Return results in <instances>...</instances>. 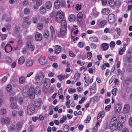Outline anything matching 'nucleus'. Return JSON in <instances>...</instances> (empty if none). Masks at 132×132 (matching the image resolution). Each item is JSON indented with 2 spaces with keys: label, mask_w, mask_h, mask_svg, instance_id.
Masks as SVG:
<instances>
[{
  "label": "nucleus",
  "mask_w": 132,
  "mask_h": 132,
  "mask_svg": "<svg viewBox=\"0 0 132 132\" xmlns=\"http://www.w3.org/2000/svg\"><path fill=\"white\" fill-rule=\"evenodd\" d=\"M12 47L10 44H7L5 46L4 50L7 53H9L11 52L12 50Z\"/></svg>",
  "instance_id": "9"
},
{
  "label": "nucleus",
  "mask_w": 132,
  "mask_h": 132,
  "mask_svg": "<svg viewBox=\"0 0 132 132\" xmlns=\"http://www.w3.org/2000/svg\"><path fill=\"white\" fill-rule=\"evenodd\" d=\"M117 125L116 124H113L110 123V127L111 129L112 130H115L117 128Z\"/></svg>",
  "instance_id": "22"
},
{
  "label": "nucleus",
  "mask_w": 132,
  "mask_h": 132,
  "mask_svg": "<svg viewBox=\"0 0 132 132\" xmlns=\"http://www.w3.org/2000/svg\"><path fill=\"white\" fill-rule=\"evenodd\" d=\"M33 128L34 126L33 125H30L28 128V131H32L33 130Z\"/></svg>",
  "instance_id": "58"
},
{
  "label": "nucleus",
  "mask_w": 132,
  "mask_h": 132,
  "mask_svg": "<svg viewBox=\"0 0 132 132\" xmlns=\"http://www.w3.org/2000/svg\"><path fill=\"white\" fill-rule=\"evenodd\" d=\"M84 44L82 42H79L78 43V46L80 48H82L84 47Z\"/></svg>",
  "instance_id": "54"
},
{
  "label": "nucleus",
  "mask_w": 132,
  "mask_h": 132,
  "mask_svg": "<svg viewBox=\"0 0 132 132\" xmlns=\"http://www.w3.org/2000/svg\"><path fill=\"white\" fill-rule=\"evenodd\" d=\"M26 78L22 76L19 79V82L21 84H23L25 82Z\"/></svg>",
  "instance_id": "26"
},
{
  "label": "nucleus",
  "mask_w": 132,
  "mask_h": 132,
  "mask_svg": "<svg viewBox=\"0 0 132 132\" xmlns=\"http://www.w3.org/2000/svg\"><path fill=\"white\" fill-rule=\"evenodd\" d=\"M60 3V6L61 7L63 6L65 4V1L64 0H59Z\"/></svg>",
  "instance_id": "45"
},
{
  "label": "nucleus",
  "mask_w": 132,
  "mask_h": 132,
  "mask_svg": "<svg viewBox=\"0 0 132 132\" xmlns=\"http://www.w3.org/2000/svg\"><path fill=\"white\" fill-rule=\"evenodd\" d=\"M29 18V16H27L24 18L22 24L23 28H26L29 26L30 24V22L28 21Z\"/></svg>",
  "instance_id": "3"
},
{
  "label": "nucleus",
  "mask_w": 132,
  "mask_h": 132,
  "mask_svg": "<svg viewBox=\"0 0 132 132\" xmlns=\"http://www.w3.org/2000/svg\"><path fill=\"white\" fill-rule=\"evenodd\" d=\"M35 111V107L33 104H30L28 105L27 108V113L28 115H31L33 114Z\"/></svg>",
  "instance_id": "1"
},
{
  "label": "nucleus",
  "mask_w": 132,
  "mask_h": 132,
  "mask_svg": "<svg viewBox=\"0 0 132 132\" xmlns=\"http://www.w3.org/2000/svg\"><path fill=\"white\" fill-rule=\"evenodd\" d=\"M115 5L118 7H119L121 5V2L119 1H116L115 3Z\"/></svg>",
  "instance_id": "56"
},
{
  "label": "nucleus",
  "mask_w": 132,
  "mask_h": 132,
  "mask_svg": "<svg viewBox=\"0 0 132 132\" xmlns=\"http://www.w3.org/2000/svg\"><path fill=\"white\" fill-rule=\"evenodd\" d=\"M35 94L34 93H29V96L30 98L31 99H33L35 97Z\"/></svg>",
  "instance_id": "42"
},
{
  "label": "nucleus",
  "mask_w": 132,
  "mask_h": 132,
  "mask_svg": "<svg viewBox=\"0 0 132 132\" xmlns=\"http://www.w3.org/2000/svg\"><path fill=\"white\" fill-rule=\"evenodd\" d=\"M50 33L47 30H45L43 35L44 37L45 38H47L48 37Z\"/></svg>",
  "instance_id": "34"
},
{
  "label": "nucleus",
  "mask_w": 132,
  "mask_h": 132,
  "mask_svg": "<svg viewBox=\"0 0 132 132\" xmlns=\"http://www.w3.org/2000/svg\"><path fill=\"white\" fill-rule=\"evenodd\" d=\"M63 18V13L61 11H60L56 14L55 17V20L57 22L60 23Z\"/></svg>",
  "instance_id": "2"
},
{
  "label": "nucleus",
  "mask_w": 132,
  "mask_h": 132,
  "mask_svg": "<svg viewBox=\"0 0 132 132\" xmlns=\"http://www.w3.org/2000/svg\"><path fill=\"white\" fill-rule=\"evenodd\" d=\"M42 3V2L41 0H37L36 1V4L38 6L40 5Z\"/></svg>",
  "instance_id": "62"
},
{
  "label": "nucleus",
  "mask_w": 132,
  "mask_h": 132,
  "mask_svg": "<svg viewBox=\"0 0 132 132\" xmlns=\"http://www.w3.org/2000/svg\"><path fill=\"white\" fill-rule=\"evenodd\" d=\"M82 14L81 12H79L77 15V19L78 21H81L82 20Z\"/></svg>",
  "instance_id": "25"
},
{
  "label": "nucleus",
  "mask_w": 132,
  "mask_h": 132,
  "mask_svg": "<svg viewBox=\"0 0 132 132\" xmlns=\"http://www.w3.org/2000/svg\"><path fill=\"white\" fill-rule=\"evenodd\" d=\"M117 90V88H115L112 90V93L113 95H116Z\"/></svg>",
  "instance_id": "57"
},
{
  "label": "nucleus",
  "mask_w": 132,
  "mask_h": 132,
  "mask_svg": "<svg viewBox=\"0 0 132 132\" xmlns=\"http://www.w3.org/2000/svg\"><path fill=\"white\" fill-rule=\"evenodd\" d=\"M5 60L7 62L9 63H11L12 61L11 59L9 56H7L5 58Z\"/></svg>",
  "instance_id": "41"
},
{
  "label": "nucleus",
  "mask_w": 132,
  "mask_h": 132,
  "mask_svg": "<svg viewBox=\"0 0 132 132\" xmlns=\"http://www.w3.org/2000/svg\"><path fill=\"white\" fill-rule=\"evenodd\" d=\"M22 94L24 97H26L28 96V92L27 90H23L22 92Z\"/></svg>",
  "instance_id": "43"
},
{
  "label": "nucleus",
  "mask_w": 132,
  "mask_h": 132,
  "mask_svg": "<svg viewBox=\"0 0 132 132\" xmlns=\"http://www.w3.org/2000/svg\"><path fill=\"white\" fill-rule=\"evenodd\" d=\"M64 76L63 75H59L57 76V77L59 79V80L60 81L64 79Z\"/></svg>",
  "instance_id": "46"
},
{
  "label": "nucleus",
  "mask_w": 132,
  "mask_h": 132,
  "mask_svg": "<svg viewBox=\"0 0 132 132\" xmlns=\"http://www.w3.org/2000/svg\"><path fill=\"white\" fill-rule=\"evenodd\" d=\"M87 57L88 59L90 60L91 59V57H92V53L90 52H89L87 53Z\"/></svg>",
  "instance_id": "47"
},
{
  "label": "nucleus",
  "mask_w": 132,
  "mask_h": 132,
  "mask_svg": "<svg viewBox=\"0 0 132 132\" xmlns=\"http://www.w3.org/2000/svg\"><path fill=\"white\" fill-rule=\"evenodd\" d=\"M44 79V77L43 73L41 72L40 73L37 77L36 81L37 83L39 84H42L43 82V80Z\"/></svg>",
  "instance_id": "4"
},
{
  "label": "nucleus",
  "mask_w": 132,
  "mask_h": 132,
  "mask_svg": "<svg viewBox=\"0 0 132 132\" xmlns=\"http://www.w3.org/2000/svg\"><path fill=\"white\" fill-rule=\"evenodd\" d=\"M17 113L15 110H14L13 111L12 113V115L14 117H15L17 116Z\"/></svg>",
  "instance_id": "63"
},
{
  "label": "nucleus",
  "mask_w": 132,
  "mask_h": 132,
  "mask_svg": "<svg viewBox=\"0 0 132 132\" xmlns=\"http://www.w3.org/2000/svg\"><path fill=\"white\" fill-rule=\"evenodd\" d=\"M110 12L109 9L108 8L104 9L102 10V13L104 15H107Z\"/></svg>",
  "instance_id": "24"
},
{
  "label": "nucleus",
  "mask_w": 132,
  "mask_h": 132,
  "mask_svg": "<svg viewBox=\"0 0 132 132\" xmlns=\"http://www.w3.org/2000/svg\"><path fill=\"white\" fill-rule=\"evenodd\" d=\"M68 91L69 93H70L71 92L74 93L76 92V90L75 88H74L72 90V88H70L68 89Z\"/></svg>",
  "instance_id": "61"
},
{
  "label": "nucleus",
  "mask_w": 132,
  "mask_h": 132,
  "mask_svg": "<svg viewBox=\"0 0 132 132\" xmlns=\"http://www.w3.org/2000/svg\"><path fill=\"white\" fill-rule=\"evenodd\" d=\"M130 109V106L128 104H125L124 106L123 111L125 113L128 112Z\"/></svg>",
  "instance_id": "16"
},
{
  "label": "nucleus",
  "mask_w": 132,
  "mask_h": 132,
  "mask_svg": "<svg viewBox=\"0 0 132 132\" xmlns=\"http://www.w3.org/2000/svg\"><path fill=\"white\" fill-rule=\"evenodd\" d=\"M110 123L117 125L118 123L117 118L115 117L112 118L111 119Z\"/></svg>",
  "instance_id": "23"
},
{
  "label": "nucleus",
  "mask_w": 132,
  "mask_h": 132,
  "mask_svg": "<svg viewBox=\"0 0 132 132\" xmlns=\"http://www.w3.org/2000/svg\"><path fill=\"white\" fill-rule=\"evenodd\" d=\"M108 20L110 23H114L116 20L115 16L113 14H110L108 15Z\"/></svg>",
  "instance_id": "6"
},
{
  "label": "nucleus",
  "mask_w": 132,
  "mask_h": 132,
  "mask_svg": "<svg viewBox=\"0 0 132 132\" xmlns=\"http://www.w3.org/2000/svg\"><path fill=\"white\" fill-rule=\"evenodd\" d=\"M33 62L32 61H30L28 62L26 64V66L27 67H29L33 64Z\"/></svg>",
  "instance_id": "38"
},
{
  "label": "nucleus",
  "mask_w": 132,
  "mask_h": 132,
  "mask_svg": "<svg viewBox=\"0 0 132 132\" xmlns=\"http://www.w3.org/2000/svg\"><path fill=\"white\" fill-rule=\"evenodd\" d=\"M105 114V112L104 111H102V112H100L99 113L97 117V119H99L101 117V118H103Z\"/></svg>",
  "instance_id": "28"
},
{
  "label": "nucleus",
  "mask_w": 132,
  "mask_h": 132,
  "mask_svg": "<svg viewBox=\"0 0 132 132\" xmlns=\"http://www.w3.org/2000/svg\"><path fill=\"white\" fill-rule=\"evenodd\" d=\"M11 106L12 108L15 109L17 107V104L15 103L12 102L11 104Z\"/></svg>",
  "instance_id": "48"
},
{
  "label": "nucleus",
  "mask_w": 132,
  "mask_h": 132,
  "mask_svg": "<svg viewBox=\"0 0 132 132\" xmlns=\"http://www.w3.org/2000/svg\"><path fill=\"white\" fill-rule=\"evenodd\" d=\"M31 42L29 41H27V47L30 48L31 51H33L34 50L35 47L34 45L31 44Z\"/></svg>",
  "instance_id": "13"
},
{
  "label": "nucleus",
  "mask_w": 132,
  "mask_h": 132,
  "mask_svg": "<svg viewBox=\"0 0 132 132\" xmlns=\"http://www.w3.org/2000/svg\"><path fill=\"white\" fill-rule=\"evenodd\" d=\"M16 127L18 129H20L21 127V124L20 122H18L16 124Z\"/></svg>",
  "instance_id": "59"
},
{
  "label": "nucleus",
  "mask_w": 132,
  "mask_h": 132,
  "mask_svg": "<svg viewBox=\"0 0 132 132\" xmlns=\"http://www.w3.org/2000/svg\"><path fill=\"white\" fill-rule=\"evenodd\" d=\"M119 118L121 122L122 123H124L126 120V117L125 114L123 112L120 113L119 114Z\"/></svg>",
  "instance_id": "7"
},
{
  "label": "nucleus",
  "mask_w": 132,
  "mask_h": 132,
  "mask_svg": "<svg viewBox=\"0 0 132 132\" xmlns=\"http://www.w3.org/2000/svg\"><path fill=\"white\" fill-rule=\"evenodd\" d=\"M41 104V100L40 98L36 100L35 102V104L36 107L39 106Z\"/></svg>",
  "instance_id": "18"
},
{
  "label": "nucleus",
  "mask_w": 132,
  "mask_h": 132,
  "mask_svg": "<svg viewBox=\"0 0 132 132\" xmlns=\"http://www.w3.org/2000/svg\"><path fill=\"white\" fill-rule=\"evenodd\" d=\"M28 40L30 42H32L33 39V37L32 36H29L28 37Z\"/></svg>",
  "instance_id": "60"
},
{
  "label": "nucleus",
  "mask_w": 132,
  "mask_h": 132,
  "mask_svg": "<svg viewBox=\"0 0 132 132\" xmlns=\"http://www.w3.org/2000/svg\"><path fill=\"white\" fill-rule=\"evenodd\" d=\"M61 50V47L60 46H59L57 45L55 46L54 51L55 54H58Z\"/></svg>",
  "instance_id": "15"
},
{
  "label": "nucleus",
  "mask_w": 132,
  "mask_h": 132,
  "mask_svg": "<svg viewBox=\"0 0 132 132\" xmlns=\"http://www.w3.org/2000/svg\"><path fill=\"white\" fill-rule=\"evenodd\" d=\"M121 106L119 104H117L115 106L114 111L115 113H118L121 110Z\"/></svg>",
  "instance_id": "11"
},
{
  "label": "nucleus",
  "mask_w": 132,
  "mask_h": 132,
  "mask_svg": "<svg viewBox=\"0 0 132 132\" xmlns=\"http://www.w3.org/2000/svg\"><path fill=\"white\" fill-rule=\"evenodd\" d=\"M101 48H103L102 50L103 51H105L107 50L109 47V45L106 43H103L101 45Z\"/></svg>",
  "instance_id": "17"
},
{
  "label": "nucleus",
  "mask_w": 132,
  "mask_h": 132,
  "mask_svg": "<svg viewBox=\"0 0 132 132\" xmlns=\"http://www.w3.org/2000/svg\"><path fill=\"white\" fill-rule=\"evenodd\" d=\"M106 22L105 20L102 21L100 23L99 25L101 27H103L105 24Z\"/></svg>",
  "instance_id": "40"
},
{
  "label": "nucleus",
  "mask_w": 132,
  "mask_h": 132,
  "mask_svg": "<svg viewBox=\"0 0 132 132\" xmlns=\"http://www.w3.org/2000/svg\"><path fill=\"white\" fill-rule=\"evenodd\" d=\"M111 107L110 105H108L105 106V109L107 111H109L110 110Z\"/></svg>",
  "instance_id": "64"
},
{
  "label": "nucleus",
  "mask_w": 132,
  "mask_h": 132,
  "mask_svg": "<svg viewBox=\"0 0 132 132\" xmlns=\"http://www.w3.org/2000/svg\"><path fill=\"white\" fill-rule=\"evenodd\" d=\"M51 36L52 39L55 40L56 38L55 33L52 26L50 27Z\"/></svg>",
  "instance_id": "8"
},
{
  "label": "nucleus",
  "mask_w": 132,
  "mask_h": 132,
  "mask_svg": "<svg viewBox=\"0 0 132 132\" xmlns=\"http://www.w3.org/2000/svg\"><path fill=\"white\" fill-rule=\"evenodd\" d=\"M39 60L40 63L42 64H44L45 63V59L44 58L40 57Z\"/></svg>",
  "instance_id": "35"
},
{
  "label": "nucleus",
  "mask_w": 132,
  "mask_h": 132,
  "mask_svg": "<svg viewBox=\"0 0 132 132\" xmlns=\"http://www.w3.org/2000/svg\"><path fill=\"white\" fill-rule=\"evenodd\" d=\"M54 5L56 9L58 8L60 6H61L59 0H57L55 1L54 3Z\"/></svg>",
  "instance_id": "32"
},
{
  "label": "nucleus",
  "mask_w": 132,
  "mask_h": 132,
  "mask_svg": "<svg viewBox=\"0 0 132 132\" xmlns=\"http://www.w3.org/2000/svg\"><path fill=\"white\" fill-rule=\"evenodd\" d=\"M35 39L37 41H41L42 39V35L39 32H36L35 36Z\"/></svg>",
  "instance_id": "10"
},
{
  "label": "nucleus",
  "mask_w": 132,
  "mask_h": 132,
  "mask_svg": "<svg viewBox=\"0 0 132 132\" xmlns=\"http://www.w3.org/2000/svg\"><path fill=\"white\" fill-rule=\"evenodd\" d=\"M14 30L16 33H18L19 32L20 28L17 26H15Z\"/></svg>",
  "instance_id": "51"
},
{
  "label": "nucleus",
  "mask_w": 132,
  "mask_h": 132,
  "mask_svg": "<svg viewBox=\"0 0 132 132\" xmlns=\"http://www.w3.org/2000/svg\"><path fill=\"white\" fill-rule=\"evenodd\" d=\"M67 28L61 27L60 34H59L60 37H62L63 35H65L66 34Z\"/></svg>",
  "instance_id": "14"
},
{
  "label": "nucleus",
  "mask_w": 132,
  "mask_h": 132,
  "mask_svg": "<svg viewBox=\"0 0 132 132\" xmlns=\"http://www.w3.org/2000/svg\"><path fill=\"white\" fill-rule=\"evenodd\" d=\"M12 86L10 85H8L7 87V91L10 92L11 91Z\"/></svg>",
  "instance_id": "52"
},
{
  "label": "nucleus",
  "mask_w": 132,
  "mask_h": 132,
  "mask_svg": "<svg viewBox=\"0 0 132 132\" xmlns=\"http://www.w3.org/2000/svg\"><path fill=\"white\" fill-rule=\"evenodd\" d=\"M39 11L40 13L42 14H45L46 12V9L43 7H41L40 8Z\"/></svg>",
  "instance_id": "20"
},
{
  "label": "nucleus",
  "mask_w": 132,
  "mask_h": 132,
  "mask_svg": "<svg viewBox=\"0 0 132 132\" xmlns=\"http://www.w3.org/2000/svg\"><path fill=\"white\" fill-rule=\"evenodd\" d=\"M132 61V56L131 55L128 56L125 58L124 60V61L125 62L128 61L129 63L131 62Z\"/></svg>",
  "instance_id": "27"
},
{
  "label": "nucleus",
  "mask_w": 132,
  "mask_h": 132,
  "mask_svg": "<svg viewBox=\"0 0 132 132\" xmlns=\"http://www.w3.org/2000/svg\"><path fill=\"white\" fill-rule=\"evenodd\" d=\"M68 19L70 21H74L76 19L75 16L73 14H71L69 16Z\"/></svg>",
  "instance_id": "21"
},
{
  "label": "nucleus",
  "mask_w": 132,
  "mask_h": 132,
  "mask_svg": "<svg viewBox=\"0 0 132 132\" xmlns=\"http://www.w3.org/2000/svg\"><path fill=\"white\" fill-rule=\"evenodd\" d=\"M32 22L34 23H37L38 22V20L37 18L34 17L32 19Z\"/></svg>",
  "instance_id": "55"
},
{
  "label": "nucleus",
  "mask_w": 132,
  "mask_h": 132,
  "mask_svg": "<svg viewBox=\"0 0 132 132\" xmlns=\"http://www.w3.org/2000/svg\"><path fill=\"white\" fill-rule=\"evenodd\" d=\"M122 123L121 122H118L117 124V127L118 130H120L122 128L123 125L122 124Z\"/></svg>",
  "instance_id": "33"
},
{
  "label": "nucleus",
  "mask_w": 132,
  "mask_h": 132,
  "mask_svg": "<svg viewBox=\"0 0 132 132\" xmlns=\"http://www.w3.org/2000/svg\"><path fill=\"white\" fill-rule=\"evenodd\" d=\"M91 119V117L89 115H88L87 116L86 119L85 120V121L86 123H89V121Z\"/></svg>",
  "instance_id": "53"
},
{
  "label": "nucleus",
  "mask_w": 132,
  "mask_h": 132,
  "mask_svg": "<svg viewBox=\"0 0 132 132\" xmlns=\"http://www.w3.org/2000/svg\"><path fill=\"white\" fill-rule=\"evenodd\" d=\"M25 61L24 58L23 56L21 57L18 60V63L20 64L21 65L23 64Z\"/></svg>",
  "instance_id": "30"
},
{
  "label": "nucleus",
  "mask_w": 132,
  "mask_h": 132,
  "mask_svg": "<svg viewBox=\"0 0 132 132\" xmlns=\"http://www.w3.org/2000/svg\"><path fill=\"white\" fill-rule=\"evenodd\" d=\"M89 40L92 42H96L98 41V39L96 37H90L89 38Z\"/></svg>",
  "instance_id": "36"
},
{
  "label": "nucleus",
  "mask_w": 132,
  "mask_h": 132,
  "mask_svg": "<svg viewBox=\"0 0 132 132\" xmlns=\"http://www.w3.org/2000/svg\"><path fill=\"white\" fill-rule=\"evenodd\" d=\"M50 84V80L49 79H46L44 83V86L45 88H48L49 87Z\"/></svg>",
  "instance_id": "12"
},
{
  "label": "nucleus",
  "mask_w": 132,
  "mask_h": 132,
  "mask_svg": "<svg viewBox=\"0 0 132 132\" xmlns=\"http://www.w3.org/2000/svg\"><path fill=\"white\" fill-rule=\"evenodd\" d=\"M40 89L38 87H36L34 89V93L35 94L39 95L40 94Z\"/></svg>",
  "instance_id": "19"
},
{
  "label": "nucleus",
  "mask_w": 132,
  "mask_h": 132,
  "mask_svg": "<svg viewBox=\"0 0 132 132\" xmlns=\"http://www.w3.org/2000/svg\"><path fill=\"white\" fill-rule=\"evenodd\" d=\"M69 129V127L67 125H65L64 128V131L67 132L68 131Z\"/></svg>",
  "instance_id": "49"
},
{
  "label": "nucleus",
  "mask_w": 132,
  "mask_h": 132,
  "mask_svg": "<svg viewBox=\"0 0 132 132\" xmlns=\"http://www.w3.org/2000/svg\"><path fill=\"white\" fill-rule=\"evenodd\" d=\"M109 5L111 7L113 6L115 4V3L113 0H108Z\"/></svg>",
  "instance_id": "37"
},
{
  "label": "nucleus",
  "mask_w": 132,
  "mask_h": 132,
  "mask_svg": "<svg viewBox=\"0 0 132 132\" xmlns=\"http://www.w3.org/2000/svg\"><path fill=\"white\" fill-rule=\"evenodd\" d=\"M30 10L29 8H26L24 10V13L26 14H28L30 13Z\"/></svg>",
  "instance_id": "39"
},
{
  "label": "nucleus",
  "mask_w": 132,
  "mask_h": 132,
  "mask_svg": "<svg viewBox=\"0 0 132 132\" xmlns=\"http://www.w3.org/2000/svg\"><path fill=\"white\" fill-rule=\"evenodd\" d=\"M45 5L47 9H50L52 6L51 2L50 1H48L46 2Z\"/></svg>",
  "instance_id": "29"
},
{
  "label": "nucleus",
  "mask_w": 132,
  "mask_h": 132,
  "mask_svg": "<svg viewBox=\"0 0 132 132\" xmlns=\"http://www.w3.org/2000/svg\"><path fill=\"white\" fill-rule=\"evenodd\" d=\"M10 119L8 117H6L5 118H1L0 119L1 123L3 125L6 124L9 125L10 123Z\"/></svg>",
  "instance_id": "5"
},
{
  "label": "nucleus",
  "mask_w": 132,
  "mask_h": 132,
  "mask_svg": "<svg viewBox=\"0 0 132 132\" xmlns=\"http://www.w3.org/2000/svg\"><path fill=\"white\" fill-rule=\"evenodd\" d=\"M126 50L125 47H123L120 50L119 52V53L120 55H122L124 52Z\"/></svg>",
  "instance_id": "44"
},
{
  "label": "nucleus",
  "mask_w": 132,
  "mask_h": 132,
  "mask_svg": "<svg viewBox=\"0 0 132 132\" xmlns=\"http://www.w3.org/2000/svg\"><path fill=\"white\" fill-rule=\"evenodd\" d=\"M61 27L67 28V22L66 21L64 20H63L61 21Z\"/></svg>",
  "instance_id": "31"
},
{
  "label": "nucleus",
  "mask_w": 132,
  "mask_h": 132,
  "mask_svg": "<svg viewBox=\"0 0 132 132\" xmlns=\"http://www.w3.org/2000/svg\"><path fill=\"white\" fill-rule=\"evenodd\" d=\"M43 27V25L42 23H39L38 24V28L39 30L42 29Z\"/></svg>",
  "instance_id": "50"
}]
</instances>
